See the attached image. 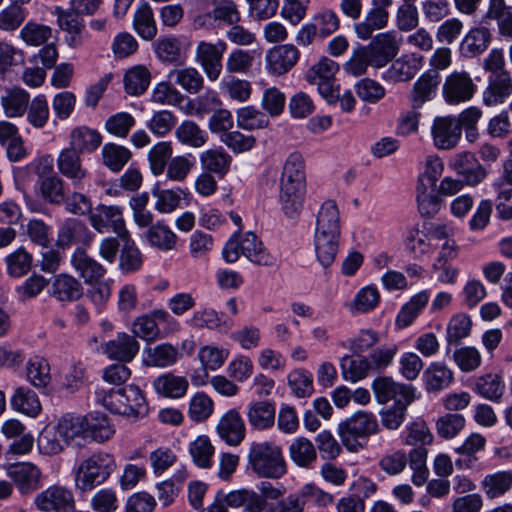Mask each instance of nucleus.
<instances>
[{
  "instance_id": "e433bc0d",
  "label": "nucleus",
  "mask_w": 512,
  "mask_h": 512,
  "mask_svg": "<svg viewBox=\"0 0 512 512\" xmlns=\"http://www.w3.org/2000/svg\"><path fill=\"white\" fill-rule=\"evenodd\" d=\"M10 402L14 410L31 417H36L41 411V404L37 394L27 387L17 388Z\"/></svg>"
},
{
  "instance_id": "864d4df0",
  "label": "nucleus",
  "mask_w": 512,
  "mask_h": 512,
  "mask_svg": "<svg viewBox=\"0 0 512 512\" xmlns=\"http://www.w3.org/2000/svg\"><path fill=\"white\" fill-rule=\"evenodd\" d=\"M236 116L238 127L244 130L262 129L269 124L268 116L253 106L238 109Z\"/></svg>"
},
{
  "instance_id": "13d9d810",
  "label": "nucleus",
  "mask_w": 512,
  "mask_h": 512,
  "mask_svg": "<svg viewBox=\"0 0 512 512\" xmlns=\"http://www.w3.org/2000/svg\"><path fill=\"white\" fill-rule=\"evenodd\" d=\"M512 485V475L509 472H497L487 475L482 481V489L489 498L503 495Z\"/></svg>"
},
{
  "instance_id": "2eb2a0df",
  "label": "nucleus",
  "mask_w": 512,
  "mask_h": 512,
  "mask_svg": "<svg viewBox=\"0 0 512 512\" xmlns=\"http://www.w3.org/2000/svg\"><path fill=\"white\" fill-rule=\"evenodd\" d=\"M476 90V85L466 72H454L446 78L443 85V95L449 104H458L470 100Z\"/></svg>"
},
{
  "instance_id": "bf43d9fd",
  "label": "nucleus",
  "mask_w": 512,
  "mask_h": 512,
  "mask_svg": "<svg viewBox=\"0 0 512 512\" xmlns=\"http://www.w3.org/2000/svg\"><path fill=\"white\" fill-rule=\"evenodd\" d=\"M95 395L96 401L101 403L111 413L127 416L129 409L124 405L122 388L110 389L108 391L98 389Z\"/></svg>"
},
{
  "instance_id": "aec40b11",
  "label": "nucleus",
  "mask_w": 512,
  "mask_h": 512,
  "mask_svg": "<svg viewBox=\"0 0 512 512\" xmlns=\"http://www.w3.org/2000/svg\"><path fill=\"white\" fill-rule=\"evenodd\" d=\"M219 437L230 446L239 445L245 438V424L236 409L227 411L216 427Z\"/></svg>"
},
{
  "instance_id": "7c9ffc66",
  "label": "nucleus",
  "mask_w": 512,
  "mask_h": 512,
  "mask_svg": "<svg viewBox=\"0 0 512 512\" xmlns=\"http://www.w3.org/2000/svg\"><path fill=\"white\" fill-rule=\"evenodd\" d=\"M421 68V57L403 55L396 59L384 73L383 77L394 82L412 79Z\"/></svg>"
},
{
  "instance_id": "e2e57ef3",
  "label": "nucleus",
  "mask_w": 512,
  "mask_h": 512,
  "mask_svg": "<svg viewBox=\"0 0 512 512\" xmlns=\"http://www.w3.org/2000/svg\"><path fill=\"white\" fill-rule=\"evenodd\" d=\"M189 451L194 463L198 467H211V457L214 453V447L207 436L202 435L197 437V439L190 444Z\"/></svg>"
},
{
  "instance_id": "39448f33",
  "label": "nucleus",
  "mask_w": 512,
  "mask_h": 512,
  "mask_svg": "<svg viewBox=\"0 0 512 512\" xmlns=\"http://www.w3.org/2000/svg\"><path fill=\"white\" fill-rule=\"evenodd\" d=\"M176 84L188 93L195 94L203 88L204 78L197 69L192 67L171 70L167 81H162V103L176 105L183 101L184 96L173 88Z\"/></svg>"
},
{
  "instance_id": "8fccbe9b",
  "label": "nucleus",
  "mask_w": 512,
  "mask_h": 512,
  "mask_svg": "<svg viewBox=\"0 0 512 512\" xmlns=\"http://www.w3.org/2000/svg\"><path fill=\"white\" fill-rule=\"evenodd\" d=\"M56 427L67 444L77 438L85 439L84 416L65 414Z\"/></svg>"
},
{
  "instance_id": "2f4dec72",
  "label": "nucleus",
  "mask_w": 512,
  "mask_h": 512,
  "mask_svg": "<svg viewBox=\"0 0 512 512\" xmlns=\"http://www.w3.org/2000/svg\"><path fill=\"white\" fill-rule=\"evenodd\" d=\"M422 379L428 392L437 393L448 388L454 376L453 372L444 364L434 362L424 371Z\"/></svg>"
},
{
  "instance_id": "6ab92c4d",
  "label": "nucleus",
  "mask_w": 512,
  "mask_h": 512,
  "mask_svg": "<svg viewBox=\"0 0 512 512\" xmlns=\"http://www.w3.org/2000/svg\"><path fill=\"white\" fill-rule=\"evenodd\" d=\"M103 353L108 358L117 360L119 362H131L139 351V343L135 336L121 332L116 335L112 340H109L103 345Z\"/></svg>"
},
{
  "instance_id": "c03bdc74",
  "label": "nucleus",
  "mask_w": 512,
  "mask_h": 512,
  "mask_svg": "<svg viewBox=\"0 0 512 512\" xmlns=\"http://www.w3.org/2000/svg\"><path fill=\"white\" fill-rule=\"evenodd\" d=\"M429 295L423 291L414 295L400 310L396 318L398 328H406L416 319L420 311L426 306Z\"/></svg>"
},
{
  "instance_id": "5fc2aeb1",
  "label": "nucleus",
  "mask_w": 512,
  "mask_h": 512,
  "mask_svg": "<svg viewBox=\"0 0 512 512\" xmlns=\"http://www.w3.org/2000/svg\"><path fill=\"white\" fill-rule=\"evenodd\" d=\"M51 27L37 22H27L20 30V38L30 46H40L52 38Z\"/></svg>"
},
{
  "instance_id": "c9c22d12",
  "label": "nucleus",
  "mask_w": 512,
  "mask_h": 512,
  "mask_svg": "<svg viewBox=\"0 0 512 512\" xmlns=\"http://www.w3.org/2000/svg\"><path fill=\"white\" fill-rule=\"evenodd\" d=\"M26 378L37 389H44L51 381L48 361L38 355L29 358L26 364Z\"/></svg>"
},
{
  "instance_id": "09e8293b",
  "label": "nucleus",
  "mask_w": 512,
  "mask_h": 512,
  "mask_svg": "<svg viewBox=\"0 0 512 512\" xmlns=\"http://www.w3.org/2000/svg\"><path fill=\"white\" fill-rule=\"evenodd\" d=\"M52 287L53 295L60 301L77 300L83 293L81 284L68 275L56 277Z\"/></svg>"
},
{
  "instance_id": "dca6fc26",
  "label": "nucleus",
  "mask_w": 512,
  "mask_h": 512,
  "mask_svg": "<svg viewBox=\"0 0 512 512\" xmlns=\"http://www.w3.org/2000/svg\"><path fill=\"white\" fill-rule=\"evenodd\" d=\"M456 116H439L433 121L431 128L434 144L439 149H451L455 147L461 138Z\"/></svg>"
},
{
  "instance_id": "69168bd1",
  "label": "nucleus",
  "mask_w": 512,
  "mask_h": 512,
  "mask_svg": "<svg viewBox=\"0 0 512 512\" xmlns=\"http://www.w3.org/2000/svg\"><path fill=\"white\" fill-rule=\"evenodd\" d=\"M26 11L17 3H11L0 11V30L11 32L17 30L25 21Z\"/></svg>"
},
{
  "instance_id": "20e7f679",
  "label": "nucleus",
  "mask_w": 512,
  "mask_h": 512,
  "mask_svg": "<svg viewBox=\"0 0 512 512\" xmlns=\"http://www.w3.org/2000/svg\"><path fill=\"white\" fill-rule=\"evenodd\" d=\"M89 219L91 225L98 232L103 233L111 229L120 237L122 256H136L138 254V249L125 227L121 207L99 205L90 213Z\"/></svg>"
},
{
  "instance_id": "a878e982",
  "label": "nucleus",
  "mask_w": 512,
  "mask_h": 512,
  "mask_svg": "<svg viewBox=\"0 0 512 512\" xmlns=\"http://www.w3.org/2000/svg\"><path fill=\"white\" fill-rule=\"evenodd\" d=\"M230 508H243L245 512H267L268 502L264 497L252 489H238L227 493Z\"/></svg>"
},
{
  "instance_id": "79ce46f5",
  "label": "nucleus",
  "mask_w": 512,
  "mask_h": 512,
  "mask_svg": "<svg viewBox=\"0 0 512 512\" xmlns=\"http://www.w3.org/2000/svg\"><path fill=\"white\" fill-rule=\"evenodd\" d=\"M133 25L140 37L146 40L153 39L157 34V26L151 7L147 3L140 5L134 15Z\"/></svg>"
},
{
  "instance_id": "c756f323",
  "label": "nucleus",
  "mask_w": 512,
  "mask_h": 512,
  "mask_svg": "<svg viewBox=\"0 0 512 512\" xmlns=\"http://www.w3.org/2000/svg\"><path fill=\"white\" fill-rule=\"evenodd\" d=\"M30 94L20 87L6 89L0 103L8 118L22 117L28 109Z\"/></svg>"
},
{
  "instance_id": "ea45409f",
  "label": "nucleus",
  "mask_w": 512,
  "mask_h": 512,
  "mask_svg": "<svg viewBox=\"0 0 512 512\" xmlns=\"http://www.w3.org/2000/svg\"><path fill=\"white\" fill-rule=\"evenodd\" d=\"M191 325L195 328L215 329L219 332L226 333L232 328L233 321L231 319H222L213 309H205L203 311L194 312L191 318Z\"/></svg>"
},
{
  "instance_id": "0eeeda50",
  "label": "nucleus",
  "mask_w": 512,
  "mask_h": 512,
  "mask_svg": "<svg viewBox=\"0 0 512 512\" xmlns=\"http://www.w3.org/2000/svg\"><path fill=\"white\" fill-rule=\"evenodd\" d=\"M94 234L81 221L71 218L67 219L59 228L56 247L60 251L69 249L72 245H77L73 256H86L87 248L91 245Z\"/></svg>"
},
{
  "instance_id": "a19ab883",
  "label": "nucleus",
  "mask_w": 512,
  "mask_h": 512,
  "mask_svg": "<svg viewBox=\"0 0 512 512\" xmlns=\"http://www.w3.org/2000/svg\"><path fill=\"white\" fill-rule=\"evenodd\" d=\"M289 455L297 466L303 468L310 467L317 457L313 443L305 437H298L290 444Z\"/></svg>"
},
{
  "instance_id": "a211bd4d",
  "label": "nucleus",
  "mask_w": 512,
  "mask_h": 512,
  "mask_svg": "<svg viewBox=\"0 0 512 512\" xmlns=\"http://www.w3.org/2000/svg\"><path fill=\"white\" fill-rule=\"evenodd\" d=\"M7 475L15 483L21 494H28L40 486L41 472L39 468L29 462L10 464Z\"/></svg>"
},
{
  "instance_id": "052dcab7",
  "label": "nucleus",
  "mask_w": 512,
  "mask_h": 512,
  "mask_svg": "<svg viewBox=\"0 0 512 512\" xmlns=\"http://www.w3.org/2000/svg\"><path fill=\"white\" fill-rule=\"evenodd\" d=\"M188 477V473L184 467L178 469L176 473L162 481V505H171L179 492L182 490L184 483Z\"/></svg>"
},
{
  "instance_id": "338daca9",
  "label": "nucleus",
  "mask_w": 512,
  "mask_h": 512,
  "mask_svg": "<svg viewBox=\"0 0 512 512\" xmlns=\"http://www.w3.org/2000/svg\"><path fill=\"white\" fill-rule=\"evenodd\" d=\"M71 263L86 283L98 281L106 272L94 258H71Z\"/></svg>"
},
{
  "instance_id": "680f3d73",
  "label": "nucleus",
  "mask_w": 512,
  "mask_h": 512,
  "mask_svg": "<svg viewBox=\"0 0 512 512\" xmlns=\"http://www.w3.org/2000/svg\"><path fill=\"white\" fill-rule=\"evenodd\" d=\"M124 405L127 406V416L145 415L148 411L145 397L142 391L133 385L122 388Z\"/></svg>"
},
{
  "instance_id": "4468645a",
  "label": "nucleus",
  "mask_w": 512,
  "mask_h": 512,
  "mask_svg": "<svg viewBox=\"0 0 512 512\" xmlns=\"http://www.w3.org/2000/svg\"><path fill=\"white\" fill-rule=\"evenodd\" d=\"M450 167L466 185L475 186L486 177L484 167L471 152L465 151L456 154L450 160Z\"/></svg>"
},
{
  "instance_id": "7ed1b4c3",
  "label": "nucleus",
  "mask_w": 512,
  "mask_h": 512,
  "mask_svg": "<svg viewBox=\"0 0 512 512\" xmlns=\"http://www.w3.org/2000/svg\"><path fill=\"white\" fill-rule=\"evenodd\" d=\"M116 468L111 454L97 452L82 460L75 472L76 488L82 492L103 484Z\"/></svg>"
},
{
  "instance_id": "603ef678",
  "label": "nucleus",
  "mask_w": 512,
  "mask_h": 512,
  "mask_svg": "<svg viewBox=\"0 0 512 512\" xmlns=\"http://www.w3.org/2000/svg\"><path fill=\"white\" fill-rule=\"evenodd\" d=\"M505 385L500 376L496 374L484 375L476 381L475 391L482 397L499 402L503 393Z\"/></svg>"
},
{
  "instance_id": "9b49d317",
  "label": "nucleus",
  "mask_w": 512,
  "mask_h": 512,
  "mask_svg": "<svg viewBox=\"0 0 512 512\" xmlns=\"http://www.w3.org/2000/svg\"><path fill=\"white\" fill-rule=\"evenodd\" d=\"M227 49L224 41L217 43L201 41L196 48V61L200 64L207 78L216 81L222 72V57Z\"/></svg>"
},
{
  "instance_id": "5701e85b",
  "label": "nucleus",
  "mask_w": 512,
  "mask_h": 512,
  "mask_svg": "<svg viewBox=\"0 0 512 512\" xmlns=\"http://www.w3.org/2000/svg\"><path fill=\"white\" fill-rule=\"evenodd\" d=\"M80 155L81 154L74 149L66 147L60 151L57 158V168L59 172L75 185L81 184L88 175V171L83 166Z\"/></svg>"
},
{
  "instance_id": "72a5a7b5",
  "label": "nucleus",
  "mask_w": 512,
  "mask_h": 512,
  "mask_svg": "<svg viewBox=\"0 0 512 512\" xmlns=\"http://www.w3.org/2000/svg\"><path fill=\"white\" fill-rule=\"evenodd\" d=\"M85 439H92L97 442L108 440L114 430L105 414L92 412L84 416Z\"/></svg>"
},
{
  "instance_id": "f3484780",
  "label": "nucleus",
  "mask_w": 512,
  "mask_h": 512,
  "mask_svg": "<svg viewBox=\"0 0 512 512\" xmlns=\"http://www.w3.org/2000/svg\"><path fill=\"white\" fill-rule=\"evenodd\" d=\"M300 56L298 48L292 44H282L271 48L266 54L267 69L274 75L290 71Z\"/></svg>"
},
{
  "instance_id": "4c0bfd02",
  "label": "nucleus",
  "mask_w": 512,
  "mask_h": 512,
  "mask_svg": "<svg viewBox=\"0 0 512 512\" xmlns=\"http://www.w3.org/2000/svg\"><path fill=\"white\" fill-rule=\"evenodd\" d=\"M471 328L472 321L469 315L465 313L456 314L450 319L446 330V340L448 343L446 355H449L452 345L457 346L462 339L469 336Z\"/></svg>"
},
{
  "instance_id": "6e6d98bb",
  "label": "nucleus",
  "mask_w": 512,
  "mask_h": 512,
  "mask_svg": "<svg viewBox=\"0 0 512 512\" xmlns=\"http://www.w3.org/2000/svg\"><path fill=\"white\" fill-rule=\"evenodd\" d=\"M357 356L358 358H353L349 355H345L342 357L340 363L344 379L350 380L352 382H357L365 378L368 372H370L366 357L359 355Z\"/></svg>"
},
{
  "instance_id": "f257e3e1",
  "label": "nucleus",
  "mask_w": 512,
  "mask_h": 512,
  "mask_svg": "<svg viewBox=\"0 0 512 512\" xmlns=\"http://www.w3.org/2000/svg\"><path fill=\"white\" fill-rule=\"evenodd\" d=\"M305 192L304 159L301 154L294 152L286 159L280 178L279 200L286 216L293 218L299 213Z\"/></svg>"
},
{
  "instance_id": "473e14b6",
  "label": "nucleus",
  "mask_w": 512,
  "mask_h": 512,
  "mask_svg": "<svg viewBox=\"0 0 512 512\" xmlns=\"http://www.w3.org/2000/svg\"><path fill=\"white\" fill-rule=\"evenodd\" d=\"M250 426L264 430L274 425L275 405L269 401H255L249 404L247 411Z\"/></svg>"
},
{
  "instance_id": "412c9836",
  "label": "nucleus",
  "mask_w": 512,
  "mask_h": 512,
  "mask_svg": "<svg viewBox=\"0 0 512 512\" xmlns=\"http://www.w3.org/2000/svg\"><path fill=\"white\" fill-rule=\"evenodd\" d=\"M440 82L441 77L436 70H428L421 75L414 83L409 95L413 109H419L425 102L432 100Z\"/></svg>"
},
{
  "instance_id": "58836bf2",
  "label": "nucleus",
  "mask_w": 512,
  "mask_h": 512,
  "mask_svg": "<svg viewBox=\"0 0 512 512\" xmlns=\"http://www.w3.org/2000/svg\"><path fill=\"white\" fill-rule=\"evenodd\" d=\"M188 41L184 36L169 35L162 38V63L181 65L185 60Z\"/></svg>"
},
{
  "instance_id": "774afa93",
  "label": "nucleus",
  "mask_w": 512,
  "mask_h": 512,
  "mask_svg": "<svg viewBox=\"0 0 512 512\" xmlns=\"http://www.w3.org/2000/svg\"><path fill=\"white\" fill-rule=\"evenodd\" d=\"M481 116L482 111L478 107L474 106L463 110L458 116H456V121L459 123V129L465 130V137L470 143H473L478 138L479 134L477 123Z\"/></svg>"
},
{
  "instance_id": "6e6552de",
  "label": "nucleus",
  "mask_w": 512,
  "mask_h": 512,
  "mask_svg": "<svg viewBox=\"0 0 512 512\" xmlns=\"http://www.w3.org/2000/svg\"><path fill=\"white\" fill-rule=\"evenodd\" d=\"M339 70V65L328 57H322L306 73V80L312 85H316L320 95L326 101H333V89L336 84L335 75Z\"/></svg>"
},
{
  "instance_id": "0e129e2a",
  "label": "nucleus",
  "mask_w": 512,
  "mask_h": 512,
  "mask_svg": "<svg viewBox=\"0 0 512 512\" xmlns=\"http://www.w3.org/2000/svg\"><path fill=\"white\" fill-rule=\"evenodd\" d=\"M288 384L293 394L299 398L309 397L314 391L312 374L304 369L291 372L288 375Z\"/></svg>"
},
{
  "instance_id": "a18cd8bd",
  "label": "nucleus",
  "mask_w": 512,
  "mask_h": 512,
  "mask_svg": "<svg viewBox=\"0 0 512 512\" xmlns=\"http://www.w3.org/2000/svg\"><path fill=\"white\" fill-rule=\"evenodd\" d=\"M150 80V72L144 66H134L125 73V91L129 95H141L147 90Z\"/></svg>"
},
{
  "instance_id": "49530a36",
  "label": "nucleus",
  "mask_w": 512,
  "mask_h": 512,
  "mask_svg": "<svg viewBox=\"0 0 512 512\" xmlns=\"http://www.w3.org/2000/svg\"><path fill=\"white\" fill-rule=\"evenodd\" d=\"M159 321V311H153L149 314L142 315L134 321L133 332L136 336L150 343L157 339L160 333L158 326Z\"/></svg>"
},
{
  "instance_id": "4be33fe9",
  "label": "nucleus",
  "mask_w": 512,
  "mask_h": 512,
  "mask_svg": "<svg viewBox=\"0 0 512 512\" xmlns=\"http://www.w3.org/2000/svg\"><path fill=\"white\" fill-rule=\"evenodd\" d=\"M58 25L66 32L65 41L71 48H77L83 43V32L85 23L80 15L71 10L56 8Z\"/></svg>"
},
{
  "instance_id": "4d7b16f0",
  "label": "nucleus",
  "mask_w": 512,
  "mask_h": 512,
  "mask_svg": "<svg viewBox=\"0 0 512 512\" xmlns=\"http://www.w3.org/2000/svg\"><path fill=\"white\" fill-rule=\"evenodd\" d=\"M340 232L317 231L314 233V246L317 256H336L339 251Z\"/></svg>"
},
{
  "instance_id": "f8f14e48",
  "label": "nucleus",
  "mask_w": 512,
  "mask_h": 512,
  "mask_svg": "<svg viewBox=\"0 0 512 512\" xmlns=\"http://www.w3.org/2000/svg\"><path fill=\"white\" fill-rule=\"evenodd\" d=\"M401 38L394 30L380 33L366 46L372 55V66L381 68L399 52Z\"/></svg>"
},
{
  "instance_id": "bb28decb",
  "label": "nucleus",
  "mask_w": 512,
  "mask_h": 512,
  "mask_svg": "<svg viewBox=\"0 0 512 512\" xmlns=\"http://www.w3.org/2000/svg\"><path fill=\"white\" fill-rule=\"evenodd\" d=\"M512 94L510 73L488 76V86L483 92V102L487 106L503 103Z\"/></svg>"
},
{
  "instance_id": "de8ad7c7",
  "label": "nucleus",
  "mask_w": 512,
  "mask_h": 512,
  "mask_svg": "<svg viewBox=\"0 0 512 512\" xmlns=\"http://www.w3.org/2000/svg\"><path fill=\"white\" fill-rule=\"evenodd\" d=\"M315 230L340 232V216L335 201L327 200L321 205L316 217Z\"/></svg>"
},
{
  "instance_id": "1a4fd4ad",
  "label": "nucleus",
  "mask_w": 512,
  "mask_h": 512,
  "mask_svg": "<svg viewBox=\"0 0 512 512\" xmlns=\"http://www.w3.org/2000/svg\"><path fill=\"white\" fill-rule=\"evenodd\" d=\"M372 390L376 400L380 404H386L393 401H414L415 388L411 384H402L395 382L391 377L379 376L372 383Z\"/></svg>"
},
{
  "instance_id": "ddd939ff",
  "label": "nucleus",
  "mask_w": 512,
  "mask_h": 512,
  "mask_svg": "<svg viewBox=\"0 0 512 512\" xmlns=\"http://www.w3.org/2000/svg\"><path fill=\"white\" fill-rule=\"evenodd\" d=\"M391 3V0H373V6L367 12L364 20L354 25V30L358 38L368 40L372 37L374 31L381 30L387 26L389 19L387 7L390 6Z\"/></svg>"
},
{
  "instance_id": "cd10ccee",
  "label": "nucleus",
  "mask_w": 512,
  "mask_h": 512,
  "mask_svg": "<svg viewBox=\"0 0 512 512\" xmlns=\"http://www.w3.org/2000/svg\"><path fill=\"white\" fill-rule=\"evenodd\" d=\"M264 252L262 242L251 232L242 236L234 234L223 249V256L234 254L235 256H256Z\"/></svg>"
},
{
  "instance_id": "f03ea898",
  "label": "nucleus",
  "mask_w": 512,
  "mask_h": 512,
  "mask_svg": "<svg viewBox=\"0 0 512 512\" xmlns=\"http://www.w3.org/2000/svg\"><path fill=\"white\" fill-rule=\"evenodd\" d=\"M248 467L259 478L280 479L287 473V463L281 447L269 441L251 444Z\"/></svg>"
},
{
  "instance_id": "3c124183",
  "label": "nucleus",
  "mask_w": 512,
  "mask_h": 512,
  "mask_svg": "<svg viewBox=\"0 0 512 512\" xmlns=\"http://www.w3.org/2000/svg\"><path fill=\"white\" fill-rule=\"evenodd\" d=\"M27 113V121L36 129H42L46 126L50 110L45 95H37L31 101L29 100Z\"/></svg>"
},
{
  "instance_id": "c85d7f7f",
  "label": "nucleus",
  "mask_w": 512,
  "mask_h": 512,
  "mask_svg": "<svg viewBox=\"0 0 512 512\" xmlns=\"http://www.w3.org/2000/svg\"><path fill=\"white\" fill-rule=\"evenodd\" d=\"M102 143L101 134L90 127L78 126L71 130L69 135V148L80 154L92 153Z\"/></svg>"
},
{
  "instance_id": "f704fd0d",
  "label": "nucleus",
  "mask_w": 512,
  "mask_h": 512,
  "mask_svg": "<svg viewBox=\"0 0 512 512\" xmlns=\"http://www.w3.org/2000/svg\"><path fill=\"white\" fill-rule=\"evenodd\" d=\"M102 163L111 172H120L130 161L132 152L125 146L106 143L101 150Z\"/></svg>"
},
{
  "instance_id": "37998d69",
  "label": "nucleus",
  "mask_w": 512,
  "mask_h": 512,
  "mask_svg": "<svg viewBox=\"0 0 512 512\" xmlns=\"http://www.w3.org/2000/svg\"><path fill=\"white\" fill-rule=\"evenodd\" d=\"M201 164L206 171L223 177L230 168L232 158L223 149L207 150L201 154Z\"/></svg>"
},
{
  "instance_id": "9d476101",
  "label": "nucleus",
  "mask_w": 512,
  "mask_h": 512,
  "mask_svg": "<svg viewBox=\"0 0 512 512\" xmlns=\"http://www.w3.org/2000/svg\"><path fill=\"white\" fill-rule=\"evenodd\" d=\"M34 504L43 512H74V497L68 488L52 485L39 493Z\"/></svg>"
},
{
  "instance_id": "393cba45",
  "label": "nucleus",
  "mask_w": 512,
  "mask_h": 512,
  "mask_svg": "<svg viewBox=\"0 0 512 512\" xmlns=\"http://www.w3.org/2000/svg\"><path fill=\"white\" fill-rule=\"evenodd\" d=\"M492 40L490 30L485 26L474 27L463 38L460 53L466 58H474L484 53Z\"/></svg>"
},
{
  "instance_id": "423d86ee",
  "label": "nucleus",
  "mask_w": 512,
  "mask_h": 512,
  "mask_svg": "<svg viewBox=\"0 0 512 512\" xmlns=\"http://www.w3.org/2000/svg\"><path fill=\"white\" fill-rule=\"evenodd\" d=\"M376 417L369 412L359 411L338 426L342 443L350 451H357L361 444L358 439H365L378 431Z\"/></svg>"
},
{
  "instance_id": "b1692460",
  "label": "nucleus",
  "mask_w": 512,
  "mask_h": 512,
  "mask_svg": "<svg viewBox=\"0 0 512 512\" xmlns=\"http://www.w3.org/2000/svg\"><path fill=\"white\" fill-rule=\"evenodd\" d=\"M493 20L497 21L501 36L512 38V6L507 5L505 0H489L487 10L481 18V24L488 25Z\"/></svg>"
}]
</instances>
